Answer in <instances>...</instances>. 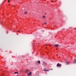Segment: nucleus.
Returning a JSON list of instances; mask_svg holds the SVG:
<instances>
[{"label":"nucleus","mask_w":76,"mask_h":76,"mask_svg":"<svg viewBox=\"0 0 76 76\" xmlns=\"http://www.w3.org/2000/svg\"><path fill=\"white\" fill-rule=\"evenodd\" d=\"M37 63H39V64H40V63H41V62H40V61H37Z\"/></svg>","instance_id":"6"},{"label":"nucleus","mask_w":76,"mask_h":76,"mask_svg":"<svg viewBox=\"0 0 76 76\" xmlns=\"http://www.w3.org/2000/svg\"><path fill=\"white\" fill-rule=\"evenodd\" d=\"M46 72H49V70H46Z\"/></svg>","instance_id":"14"},{"label":"nucleus","mask_w":76,"mask_h":76,"mask_svg":"<svg viewBox=\"0 0 76 76\" xmlns=\"http://www.w3.org/2000/svg\"><path fill=\"white\" fill-rule=\"evenodd\" d=\"M45 25H47V23L45 22Z\"/></svg>","instance_id":"13"},{"label":"nucleus","mask_w":76,"mask_h":76,"mask_svg":"<svg viewBox=\"0 0 76 76\" xmlns=\"http://www.w3.org/2000/svg\"><path fill=\"white\" fill-rule=\"evenodd\" d=\"M43 66L44 67H45V66H47V64L46 63L44 62H43L42 64Z\"/></svg>","instance_id":"1"},{"label":"nucleus","mask_w":76,"mask_h":76,"mask_svg":"<svg viewBox=\"0 0 76 76\" xmlns=\"http://www.w3.org/2000/svg\"><path fill=\"white\" fill-rule=\"evenodd\" d=\"M8 3H9V2H10V0H8Z\"/></svg>","instance_id":"17"},{"label":"nucleus","mask_w":76,"mask_h":76,"mask_svg":"<svg viewBox=\"0 0 76 76\" xmlns=\"http://www.w3.org/2000/svg\"><path fill=\"white\" fill-rule=\"evenodd\" d=\"M47 69H46V68H45V69H43V71H44V72H45V71H46Z\"/></svg>","instance_id":"8"},{"label":"nucleus","mask_w":76,"mask_h":76,"mask_svg":"<svg viewBox=\"0 0 76 76\" xmlns=\"http://www.w3.org/2000/svg\"><path fill=\"white\" fill-rule=\"evenodd\" d=\"M31 74H32V73H31V72H30L28 74V76H31Z\"/></svg>","instance_id":"3"},{"label":"nucleus","mask_w":76,"mask_h":76,"mask_svg":"<svg viewBox=\"0 0 76 76\" xmlns=\"http://www.w3.org/2000/svg\"><path fill=\"white\" fill-rule=\"evenodd\" d=\"M55 46L56 47H58V44L55 45Z\"/></svg>","instance_id":"4"},{"label":"nucleus","mask_w":76,"mask_h":76,"mask_svg":"<svg viewBox=\"0 0 76 76\" xmlns=\"http://www.w3.org/2000/svg\"><path fill=\"white\" fill-rule=\"evenodd\" d=\"M74 60H75V61H74L73 62V63H74V64H75V63H76V60L74 59Z\"/></svg>","instance_id":"5"},{"label":"nucleus","mask_w":76,"mask_h":76,"mask_svg":"<svg viewBox=\"0 0 76 76\" xmlns=\"http://www.w3.org/2000/svg\"><path fill=\"white\" fill-rule=\"evenodd\" d=\"M45 16H43V19H45Z\"/></svg>","instance_id":"11"},{"label":"nucleus","mask_w":76,"mask_h":76,"mask_svg":"<svg viewBox=\"0 0 76 76\" xmlns=\"http://www.w3.org/2000/svg\"><path fill=\"white\" fill-rule=\"evenodd\" d=\"M50 70H53V69H50Z\"/></svg>","instance_id":"16"},{"label":"nucleus","mask_w":76,"mask_h":76,"mask_svg":"<svg viewBox=\"0 0 76 76\" xmlns=\"http://www.w3.org/2000/svg\"><path fill=\"white\" fill-rule=\"evenodd\" d=\"M57 67H61V64L58 63L56 65Z\"/></svg>","instance_id":"2"},{"label":"nucleus","mask_w":76,"mask_h":76,"mask_svg":"<svg viewBox=\"0 0 76 76\" xmlns=\"http://www.w3.org/2000/svg\"><path fill=\"white\" fill-rule=\"evenodd\" d=\"M29 72V70L28 69H26V72L27 73V72Z\"/></svg>","instance_id":"7"},{"label":"nucleus","mask_w":76,"mask_h":76,"mask_svg":"<svg viewBox=\"0 0 76 76\" xmlns=\"http://www.w3.org/2000/svg\"><path fill=\"white\" fill-rule=\"evenodd\" d=\"M18 32H19V33H20V31H18Z\"/></svg>","instance_id":"15"},{"label":"nucleus","mask_w":76,"mask_h":76,"mask_svg":"<svg viewBox=\"0 0 76 76\" xmlns=\"http://www.w3.org/2000/svg\"><path fill=\"white\" fill-rule=\"evenodd\" d=\"M66 63L67 64H69V62H66Z\"/></svg>","instance_id":"12"},{"label":"nucleus","mask_w":76,"mask_h":76,"mask_svg":"<svg viewBox=\"0 0 76 76\" xmlns=\"http://www.w3.org/2000/svg\"><path fill=\"white\" fill-rule=\"evenodd\" d=\"M14 73L15 74H16V73H17V74L18 75V72H14Z\"/></svg>","instance_id":"9"},{"label":"nucleus","mask_w":76,"mask_h":76,"mask_svg":"<svg viewBox=\"0 0 76 76\" xmlns=\"http://www.w3.org/2000/svg\"><path fill=\"white\" fill-rule=\"evenodd\" d=\"M27 13V12H25L24 13V14H25V15H26V14Z\"/></svg>","instance_id":"10"}]
</instances>
